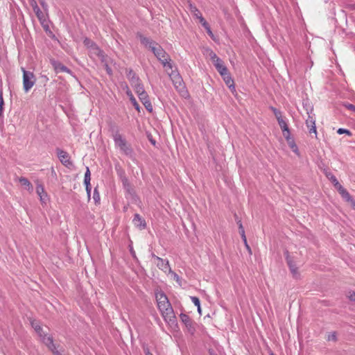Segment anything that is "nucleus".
<instances>
[{
	"mask_svg": "<svg viewBox=\"0 0 355 355\" xmlns=\"http://www.w3.org/2000/svg\"><path fill=\"white\" fill-rule=\"evenodd\" d=\"M156 299L158 308L165 320L168 318L171 320V318H174L173 310L167 296L164 293H159L156 294Z\"/></svg>",
	"mask_w": 355,
	"mask_h": 355,
	"instance_id": "1",
	"label": "nucleus"
},
{
	"mask_svg": "<svg viewBox=\"0 0 355 355\" xmlns=\"http://www.w3.org/2000/svg\"><path fill=\"white\" fill-rule=\"evenodd\" d=\"M151 51L153 53L157 60L162 64L166 70L172 69L173 64L169 55L157 43L155 46H152Z\"/></svg>",
	"mask_w": 355,
	"mask_h": 355,
	"instance_id": "2",
	"label": "nucleus"
},
{
	"mask_svg": "<svg viewBox=\"0 0 355 355\" xmlns=\"http://www.w3.org/2000/svg\"><path fill=\"white\" fill-rule=\"evenodd\" d=\"M114 141L115 144L119 147L120 150L130 158L133 157L134 151L130 145L128 144L126 140L123 139L119 132L114 135Z\"/></svg>",
	"mask_w": 355,
	"mask_h": 355,
	"instance_id": "3",
	"label": "nucleus"
},
{
	"mask_svg": "<svg viewBox=\"0 0 355 355\" xmlns=\"http://www.w3.org/2000/svg\"><path fill=\"white\" fill-rule=\"evenodd\" d=\"M23 71V87L26 92H28L35 85L36 78L33 72L26 71L21 68Z\"/></svg>",
	"mask_w": 355,
	"mask_h": 355,
	"instance_id": "4",
	"label": "nucleus"
},
{
	"mask_svg": "<svg viewBox=\"0 0 355 355\" xmlns=\"http://www.w3.org/2000/svg\"><path fill=\"white\" fill-rule=\"evenodd\" d=\"M43 343L54 355H66L65 350L62 347L54 344L53 337L46 338V336H44Z\"/></svg>",
	"mask_w": 355,
	"mask_h": 355,
	"instance_id": "5",
	"label": "nucleus"
},
{
	"mask_svg": "<svg viewBox=\"0 0 355 355\" xmlns=\"http://www.w3.org/2000/svg\"><path fill=\"white\" fill-rule=\"evenodd\" d=\"M171 70V72H168V73L175 89L180 93L186 92L184 89L185 87L183 83V80L179 73L175 71H173L172 69Z\"/></svg>",
	"mask_w": 355,
	"mask_h": 355,
	"instance_id": "6",
	"label": "nucleus"
},
{
	"mask_svg": "<svg viewBox=\"0 0 355 355\" xmlns=\"http://www.w3.org/2000/svg\"><path fill=\"white\" fill-rule=\"evenodd\" d=\"M56 153L60 161L63 165L68 168L72 166L73 163L71 161L70 156L68 153L60 148L56 149Z\"/></svg>",
	"mask_w": 355,
	"mask_h": 355,
	"instance_id": "7",
	"label": "nucleus"
},
{
	"mask_svg": "<svg viewBox=\"0 0 355 355\" xmlns=\"http://www.w3.org/2000/svg\"><path fill=\"white\" fill-rule=\"evenodd\" d=\"M153 257L157 260L156 265L159 269L162 270L164 272H170L171 268H170L169 262L166 259H163L155 254Z\"/></svg>",
	"mask_w": 355,
	"mask_h": 355,
	"instance_id": "8",
	"label": "nucleus"
},
{
	"mask_svg": "<svg viewBox=\"0 0 355 355\" xmlns=\"http://www.w3.org/2000/svg\"><path fill=\"white\" fill-rule=\"evenodd\" d=\"M50 62H51V64L52 65V67H53L55 73H58L60 72H66L69 74L72 73V71L69 68H67L66 66L62 64L60 62L57 61L54 59H51L50 60Z\"/></svg>",
	"mask_w": 355,
	"mask_h": 355,
	"instance_id": "9",
	"label": "nucleus"
},
{
	"mask_svg": "<svg viewBox=\"0 0 355 355\" xmlns=\"http://www.w3.org/2000/svg\"><path fill=\"white\" fill-rule=\"evenodd\" d=\"M137 37L139 39L141 44H143L145 47L148 48L150 50H152V46H155V44H157V42H156L155 41L153 40L150 37H147L143 35L140 33H137Z\"/></svg>",
	"mask_w": 355,
	"mask_h": 355,
	"instance_id": "10",
	"label": "nucleus"
},
{
	"mask_svg": "<svg viewBox=\"0 0 355 355\" xmlns=\"http://www.w3.org/2000/svg\"><path fill=\"white\" fill-rule=\"evenodd\" d=\"M125 71L126 76L132 87L141 82L139 76L132 69H126Z\"/></svg>",
	"mask_w": 355,
	"mask_h": 355,
	"instance_id": "11",
	"label": "nucleus"
},
{
	"mask_svg": "<svg viewBox=\"0 0 355 355\" xmlns=\"http://www.w3.org/2000/svg\"><path fill=\"white\" fill-rule=\"evenodd\" d=\"M308 118L306 119V125L307 128L309 129V133H314L315 137L317 136V130L315 126V118L310 114L309 112H307Z\"/></svg>",
	"mask_w": 355,
	"mask_h": 355,
	"instance_id": "12",
	"label": "nucleus"
},
{
	"mask_svg": "<svg viewBox=\"0 0 355 355\" xmlns=\"http://www.w3.org/2000/svg\"><path fill=\"white\" fill-rule=\"evenodd\" d=\"M180 317L182 322L187 327L189 332H191V334H193V332L195 331V328L193 326V322L191 320V319L190 318V317L185 313H181Z\"/></svg>",
	"mask_w": 355,
	"mask_h": 355,
	"instance_id": "13",
	"label": "nucleus"
},
{
	"mask_svg": "<svg viewBox=\"0 0 355 355\" xmlns=\"http://www.w3.org/2000/svg\"><path fill=\"white\" fill-rule=\"evenodd\" d=\"M286 259V262L289 267L290 271L293 274V277H295L296 279L298 278V277L300 276V274L298 272V268H297L295 263L294 262V261L292 259V258L288 254H287Z\"/></svg>",
	"mask_w": 355,
	"mask_h": 355,
	"instance_id": "14",
	"label": "nucleus"
},
{
	"mask_svg": "<svg viewBox=\"0 0 355 355\" xmlns=\"http://www.w3.org/2000/svg\"><path fill=\"white\" fill-rule=\"evenodd\" d=\"M36 193L40 196V201L45 203L47 200V195L42 184H38L36 187Z\"/></svg>",
	"mask_w": 355,
	"mask_h": 355,
	"instance_id": "15",
	"label": "nucleus"
},
{
	"mask_svg": "<svg viewBox=\"0 0 355 355\" xmlns=\"http://www.w3.org/2000/svg\"><path fill=\"white\" fill-rule=\"evenodd\" d=\"M132 222L135 226L139 227L140 229H144L146 226L145 220L142 219L139 214H135Z\"/></svg>",
	"mask_w": 355,
	"mask_h": 355,
	"instance_id": "16",
	"label": "nucleus"
},
{
	"mask_svg": "<svg viewBox=\"0 0 355 355\" xmlns=\"http://www.w3.org/2000/svg\"><path fill=\"white\" fill-rule=\"evenodd\" d=\"M126 87V94L127 96L129 97V99L131 102V103L132 104V105L134 106V107L139 112L140 111V106L138 104V103L136 101V98L134 97L132 92L130 91V89H129V87H128V85L125 86Z\"/></svg>",
	"mask_w": 355,
	"mask_h": 355,
	"instance_id": "17",
	"label": "nucleus"
},
{
	"mask_svg": "<svg viewBox=\"0 0 355 355\" xmlns=\"http://www.w3.org/2000/svg\"><path fill=\"white\" fill-rule=\"evenodd\" d=\"M214 67H216V70L218 71V73L221 75L223 73L227 72L228 69L224 65V63L223 60H216V62L213 63Z\"/></svg>",
	"mask_w": 355,
	"mask_h": 355,
	"instance_id": "18",
	"label": "nucleus"
},
{
	"mask_svg": "<svg viewBox=\"0 0 355 355\" xmlns=\"http://www.w3.org/2000/svg\"><path fill=\"white\" fill-rule=\"evenodd\" d=\"M221 76L229 88L234 89V80L232 78L230 73L227 71L221 74Z\"/></svg>",
	"mask_w": 355,
	"mask_h": 355,
	"instance_id": "19",
	"label": "nucleus"
},
{
	"mask_svg": "<svg viewBox=\"0 0 355 355\" xmlns=\"http://www.w3.org/2000/svg\"><path fill=\"white\" fill-rule=\"evenodd\" d=\"M93 53L96 54L99 58H101L102 62H105V55L103 51H101L94 43H92L90 46Z\"/></svg>",
	"mask_w": 355,
	"mask_h": 355,
	"instance_id": "20",
	"label": "nucleus"
},
{
	"mask_svg": "<svg viewBox=\"0 0 355 355\" xmlns=\"http://www.w3.org/2000/svg\"><path fill=\"white\" fill-rule=\"evenodd\" d=\"M18 180L19 182V183L26 187V189L30 191V192H32L33 191V185L31 183V182L26 178H24V177H20L18 178Z\"/></svg>",
	"mask_w": 355,
	"mask_h": 355,
	"instance_id": "21",
	"label": "nucleus"
},
{
	"mask_svg": "<svg viewBox=\"0 0 355 355\" xmlns=\"http://www.w3.org/2000/svg\"><path fill=\"white\" fill-rule=\"evenodd\" d=\"M32 327L35 329V331L37 332L38 336L42 338L43 340L44 336H46V337H51L50 336H48L44 331L42 328L40 327V325L37 322H32Z\"/></svg>",
	"mask_w": 355,
	"mask_h": 355,
	"instance_id": "22",
	"label": "nucleus"
},
{
	"mask_svg": "<svg viewBox=\"0 0 355 355\" xmlns=\"http://www.w3.org/2000/svg\"><path fill=\"white\" fill-rule=\"evenodd\" d=\"M343 198H344L346 201L352 202V204L355 206V201L352 198L351 195L349 193V192L344 188L339 193Z\"/></svg>",
	"mask_w": 355,
	"mask_h": 355,
	"instance_id": "23",
	"label": "nucleus"
},
{
	"mask_svg": "<svg viewBox=\"0 0 355 355\" xmlns=\"http://www.w3.org/2000/svg\"><path fill=\"white\" fill-rule=\"evenodd\" d=\"M115 170L120 180L126 178L125 170L121 167V166L119 163L115 164Z\"/></svg>",
	"mask_w": 355,
	"mask_h": 355,
	"instance_id": "24",
	"label": "nucleus"
},
{
	"mask_svg": "<svg viewBox=\"0 0 355 355\" xmlns=\"http://www.w3.org/2000/svg\"><path fill=\"white\" fill-rule=\"evenodd\" d=\"M33 10L40 21L45 19L43 12L40 10L36 3L35 6H33Z\"/></svg>",
	"mask_w": 355,
	"mask_h": 355,
	"instance_id": "25",
	"label": "nucleus"
},
{
	"mask_svg": "<svg viewBox=\"0 0 355 355\" xmlns=\"http://www.w3.org/2000/svg\"><path fill=\"white\" fill-rule=\"evenodd\" d=\"M132 87L134 88L135 92L137 93L138 96L139 95V94H143L146 92L141 82L132 86Z\"/></svg>",
	"mask_w": 355,
	"mask_h": 355,
	"instance_id": "26",
	"label": "nucleus"
},
{
	"mask_svg": "<svg viewBox=\"0 0 355 355\" xmlns=\"http://www.w3.org/2000/svg\"><path fill=\"white\" fill-rule=\"evenodd\" d=\"M277 121L282 132H285V130L288 129L286 122L282 118L278 119Z\"/></svg>",
	"mask_w": 355,
	"mask_h": 355,
	"instance_id": "27",
	"label": "nucleus"
},
{
	"mask_svg": "<svg viewBox=\"0 0 355 355\" xmlns=\"http://www.w3.org/2000/svg\"><path fill=\"white\" fill-rule=\"evenodd\" d=\"M191 300L192 302L195 304V306H196L198 307V311L200 313L201 309H200V303L199 298L197 297H195V296H191Z\"/></svg>",
	"mask_w": 355,
	"mask_h": 355,
	"instance_id": "28",
	"label": "nucleus"
},
{
	"mask_svg": "<svg viewBox=\"0 0 355 355\" xmlns=\"http://www.w3.org/2000/svg\"><path fill=\"white\" fill-rule=\"evenodd\" d=\"M90 180H91V173H90L89 167H87L86 171L85 173V177H84V183L89 184V183H90Z\"/></svg>",
	"mask_w": 355,
	"mask_h": 355,
	"instance_id": "29",
	"label": "nucleus"
},
{
	"mask_svg": "<svg viewBox=\"0 0 355 355\" xmlns=\"http://www.w3.org/2000/svg\"><path fill=\"white\" fill-rule=\"evenodd\" d=\"M121 181L123 184L124 189H126L128 191H130V184L129 182L128 178L126 177L124 179L121 180Z\"/></svg>",
	"mask_w": 355,
	"mask_h": 355,
	"instance_id": "30",
	"label": "nucleus"
},
{
	"mask_svg": "<svg viewBox=\"0 0 355 355\" xmlns=\"http://www.w3.org/2000/svg\"><path fill=\"white\" fill-rule=\"evenodd\" d=\"M138 96L142 103L145 101H149V96L146 92H145L143 94H139V95Z\"/></svg>",
	"mask_w": 355,
	"mask_h": 355,
	"instance_id": "31",
	"label": "nucleus"
},
{
	"mask_svg": "<svg viewBox=\"0 0 355 355\" xmlns=\"http://www.w3.org/2000/svg\"><path fill=\"white\" fill-rule=\"evenodd\" d=\"M291 148L293 152L297 153L298 150L297 146L294 142L293 139H291L290 141H287Z\"/></svg>",
	"mask_w": 355,
	"mask_h": 355,
	"instance_id": "32",
	"label": "nucleus"
},
{
	"mask_svg": "<svg viewBox=\"0 0 355 355\" xmlns=\"http://www.w3.org/2000/svg\"><path fill=\"white\" fill-rule=\"evenodd\" d=\"M93 198L96 203H97L100 201V194L98 191L97 188H95L94 190Z\"/></svg>",
	"mask_w": 355,
	"mask_h": 355,
	"instance_id": "33",
	"label": "nucleus"
},
{
	"mask_svg": "<svg viewBox=\"0 0 355 355\" xmlns=\"http://www.w3.org/2000/svg\"><path fill=\"white\" fill-rule=\"evenodd\" d=\"M143 105H144V107H146V109L148 112H152V111H153V106H152V104H151L150 100L148 101L144 102Z\"/></svg>",
	"mask_w": 355,
	"mask_h": 355,
	"instance_id": "34",
	"label": "nucleus"
},
{
	"mask_svg": "<svg viewBox=\"0 0 355 355\" xmlns=\"http://www.w3.org/2000/svg\"><path fill=\"white\" fill-rule=\"evenodd\" d=\"M271 110H272L275 117L277 118V120L282 118V112L279 110H278L277 109H276V108H275L273 107H271Z\"/></svg>",
	"mask_w": 355,
	"mask_h": 355,
	"instance_id": "35",
	"label": "nucleus"
},
{
	"mask_svg": "<svg viewBox=\"0 0 355 355\" xmlns=\"http://www.w3.org/2000/svg\"><path fill=\"white\" fill-rule=\"evenodd\" d=\"M103 62L104 63L103 66H104V68H105L106 72L107 73V74L111 76L112 74V70L111 67H109L108 64L107 63L105 58V62Z\"/></svg>",
	"mask_w": 355,
	"mask_h": 355,
	"instance_id": "36",
	"label": "nucleus"
},
{
	"mask_svg": "<svg viewBox=\"0 0 355 355\" xmlns=\"http://www.w3.org/2000/svg\"><path fill=\"white\" fill-rule=\"evenodd\" d=\"M169 273H171L172 275L173 279L175 280L179 284V285H181V279L178 276V275L177 273H175V272H173L172 270H171V272Z\"/></svg>",
	"mask_w": 355,
	"mask_h": 355,
	"instance_id": "37",
	"label": "nucleus"
},
{
	"mask_svg": "<svg viewBox=\"0 0 355 355\" xmlns=\"http://www.w3.org/2000/svg\"><path fill=\"white\" fill-rule=\"evenodd\" d=\"M209 55L210 59L211 60L213 63L216 62V60H220V58H219L216 55V54L214 51H210Z\"/></svg>",
	"mask_w": 355,
	"mask_h": 355,
	"instance_id": "38",
	"label": "nucleus"
},
{
	"mask_svg": "<svg viewBox=\"0 0 355 355\" xmlns=\"http://www.w3.org/2000/svg\"><path fill=\"white\" fill-rule=\"evenodd\" d=\"M337 133L338 135H342V134H347L348 135H352L351 132L349 130L344 129V128H339L337 130Z\"/></svg>",
	"mask_w": 355,
	"mask_h": 355,
	"instance_id": "39",
	"label": "nucleus"
},
{
	"mask_svg": "<svg viewBox=\"0 0 355 355\" xmlns=\"http://www.w3.org/2000/svg\"><path fill=\"white\" fill-rule=\"evenodd\" d=\"M327 177L331 182L332 184H334V182H337V180H338L337 178L332 173H329L327 174Z\"/></svg>",
	"mask_w": 355,
	"mask_h": 355,
	"instance_id": "40",
	"label": "nucleus"
},
{
	"mask_svg": "<svg viewBox=\"0 0 355 355\" xmlns=\"http://www.w3.org/2000/svg\"><path fill=\"white\" fill-rule=\"evenodd\" d=\"M290 135H291V133H290L289 129H288L287 130H285V132H283V135L287 141H290V140L292 139L290 137Z\"/></svg>",
	"mask_w": 355,
	"mask_h": 355,
	"instance_id": "41",
	"label": "nucleus"
},
{
	"mask_svg": "<svg viewBox=\"0 0 355 355\" xmlns=\"http://www.w3.org/2000/svg\"><path fill=\"white\" fill-rule=\"evenodd\" d=\"M333 184L339 193L344 189V187L339 183L338 180L337 182H334Z\"/></svg>",
	"mask_w": 355,
	"mask_h": 355,
	"instance_id": "42",
	"label": "nucleus"
},
{
	"mask_svg": "<svg viewBox=\"0 0 355 355\" xmlns=\"http://www.w3.org/2000/svg\"><path fill=\"white\" fill-rule=\"evenodd\" d=\"M4 105L3 99L2 97V94L0 95V116L2 115L3 113V106Z\"/></svg>",
	"mask_w": 355,
	"mask_h": 355,
	"instance_id": "43",
	"label": "nucleus"
},
{
	"mask_svg": "<svg viewBox=\"0 0 355 355\" xmlns=\"http://www.w3.org/2000/svg\"><path fill=\"white\" fill-rule=\"evenodd\" d=\"M327 339H328V340L336 341L337 339L336 333L333 332V333L329 334Z\"/></svg>",
	"mask_w": 355,
	"mask_h": 355,
	"instance_id": "44",
	"label": "nucleus"
},
{
	"mask_svg": "<svg viewBox=\"0 0 355 355\" xmlns=\"http://www.w3.org/2000/svg\"><path fill=\"white\" fill-rule=\"evenodd\" d=\"M345 107L349 110L353 111L355 112V105L351 103H347L345 105Z\"/></svg>",
	"mask_w": 355,
	"mask_h": 355,
	"instance_id": "45",
	"label": "nucleus"
},
{
	"mask_svg": "<svg viewBox=\"0 0 355 355\" xmlns=\"http://www.w3.org/2000/svg\"><path fill=\"white\" fill-rule=\"evenodd\" d=\"M84 184H85L87 196L89 197L90 194H91V191H92L91 184H90V183H89V184L84 183Z\"/></svg>",
	"mask_w": 355,
	"mask_h": 355,
	"instance_id": "46",
	"label": "nucleus"
},
{
	"mask_svg": "<svg viewBox=\"0 0 355 355\" xmlns=\"http://www.w3.org/2000/svg\"><path fill=\"white\" fill-rule=\"evenodd\" d=\"M348 297L351 301L355 302V292H349Z\"/></svg>",
	"mask_w": 355,
	"mask_h": 355,
	"instance_id": "47",
	"label": "nucleus"
},
{
	"mask_svg": "<svg viewBox=\"0 0 355 355\" xmlns=\"http://www.w3.org/2000/svg\"><path fill=\"white\" fill-rule=\"evenodd\" d=\"M144 352L145 355H153L149 350L148 347H144Z\"/></svg>",
	"mask_w": 355,
	"mask_h": 355,
	"instance_id": "48",
	"label": "nucleus"
},
{
	"mask_svg": "<svg viewBox=\"0 0 355 355\" xmlns=\"http://www.w3.org/2000/svg\"><path fill=\"white\" fill-rule=\"evenodd\" d=\"M241 236L242 237V239H243L244 243H246L247 239H246L244 230H242V232H241Z\"/></svg>",
	"mask_w": 355,
	"mask_h": 355,
	"instance_id": "49",
	"label": "nucleus"
},
{
	"mask_svg": "<svg viewBox=\"0 0 355 355\" xmlns=\"http://www.w3.org/2000/svg\"><path fill=\"white\" fill-rule=\"evenodd\" d=\"M238 225H239V233L241 234V232H242V230H244L243 227V225L241 223V220H239L237 222Z\"/></svg>",
	"mask_w": 355,
	"mask_h": 355,
	"instance_id": "50",
	"label": "nucleus"
},
{
	"mask_svg": "<svg viewBox=\"0 0 355 355\" xmlns=\"http://www.w3.org/2000/svg\"><path fill=\"white\" fill-rule=\"evenodd\" d=\"M202 26L207 30L209 27V24L207 22V21H204L202 24H201Z\"/></svg>",
	"mask_w": 355,
	"mask_h": 355,
	"instance_id": "51",
	"label": "nucleus"
},
{
	"mask_svg": "<svg viewBox=\"0 0 355 355\" xmlns=\"http://www.w3.org/2000/svg\"><path fill=\"white\" fill-rule=\"evenodd\" d=\"M202 26L207 30L209 27V24L207 22V21H204L202 24H201Z\"/></svg>",
	"mask_w": 355,
	"mask_h": 355,
	"instance_id": "52",
	"label": "nucleus"
},
{
	"mask_svg": "<svg viewBox=\"0 0 355 355\" xmlns=\"http://www.w3.org/2000/svg\"><path fill=\"white\" fill-rule=\"evenodd\" d=\"M195 15L198 19H199V16L201 15L200 11L197 8H195Z\"/></svg>",
	"mask_w": 355,
	"mask_h": 355,
	"instance_id": "53",
	"label": "nucleus"
},
{
	"mask_svg": "<svg viewBox=\"0 0 355 355\" xmlns=\"http://www.w3.org/2000/svg\"><path fill=\"white\" fill-rule=\"evenodd\" d=\"M245 245L246 247V249L248 250V251L249 252L250 254H252V250H251V248L249 246V245L248 244V242L246 241V243H245Z\"/></svg>",
	"mask_w": 355,
	"mask_h": 355,
	"instance_id": "54",
	"label": "nucleus"
},
{
	"mask_svg": "<svg viewBox=\"0 0 355 355\" xmlns=\"http://www.w3.org/2000/svg\"><path fill=\"white\" fill-rule=\"evenodd\" d=\"M206 31H207V33H208V35L209 36L213 37V33H212V32L211 31L210 27H209Z\"/></svg>",
	"mask_w": 355,
	"mask_h": 355,
	"instance_id": "55",
	"label": "nucleus"
},
{
	"mask_svg": "<svg viewBox=\"0 0 355 355\" xmlns=\"http://www.w3.org/2000/svg\"><path fill=\"white\" fill-rule=\"evenodd\" d=\"M84 43L85 45H89V44L91 43V44L93 43V42H91V41L88 39H85V41H84Z\"/></svg>",
	"mask_w": 355,
	"mask_h": 355,
	"instance_id": "56",
	"label": "nucleus"
},
{
	"mask_svg": "<svg viewBox=\"0 0 355 355\" xmlns=\"http://www.w3.org/2000/svg\"><path fill=\"white\" fill-rule=\"evenodd\" d=\"M199 20L201 24H202L204 21H206V20L204 19V17L202 15L199 16Z\"/></svg>",
	"mask_w": 355,
	"mask_h": 355,
	"instance_id": "57",
	"label": "nucleus"
},
{
	"mask_svg": "<svg viewBox=\"0 0 355 355\" xmlns=\"http://www.w3.org/2000/svg\"><path fill=\"white\" fill-rule=\"evenodd\" d=\"M151 143L155 145V141L154 140H150Z\"/></svg>",
	"mask_w": 355,
	"mask_h": 355,
	"instance_id": "58",
	"label": "nucleus"
},
{
	"mask_svg": "<svg viewBox=\"0 0 355 355\" xmlns=\"http://www.w3.org/2000/svg\"><path fill=\"white\" fill-rule=\"evenodd\" d=\"M270 355H275L273 353H272Z\"/></svg>",
	"mask_w": 355,
	"mask_h": 355,
	"instance_id": "59",
	"label": "nucleus"
}]
</instances>
